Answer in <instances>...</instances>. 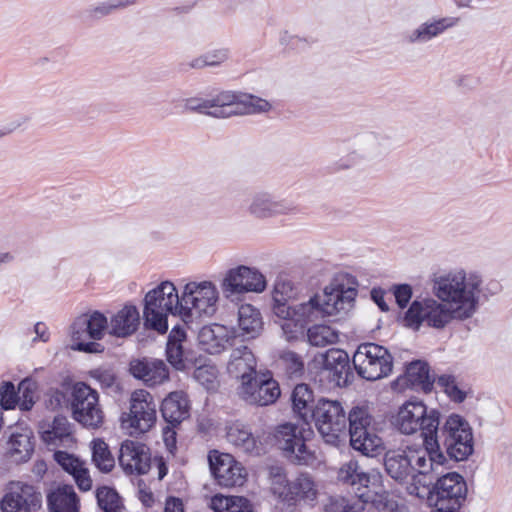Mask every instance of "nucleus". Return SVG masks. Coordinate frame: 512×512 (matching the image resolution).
<instances>
[{"instance_id": "nucleus-1", "label": "nucleus", "mask_w": 512, "mask_h": 512, "mask_svg": "<svg viewBox=\"0 0 512 512\" xmlns=\"http://www.w3.org/2000/svg\"><path fill=\"white\" fill-rule=\"evenodd\" d=\"M296 291L288 280H277L272 294V312L287 341L304 336L311 322L349 310L357 296L355 286L345 287L338 280L307 301L296 303Z\"/></svg>"}, {"instance_id": "nucleus-2", "label": "nucleus", "mask_w": 512, "mask_h": 512, "mask_svg": "<svg viewBox=\"0 0 512 512\" xmlns=\"http://www.w3.org/2000/svg\"><path fill=\"white\" fill-rule=\"evenodd\" d=\"M446 462L444 453H436L417 445L389 448L383 457L386 474L401 485L415 481L421 475L438 473V469L445 466Z\"/></svg>"}, {"instance_id": "nucleus-3", "label": "nucleus", "mask_w": 512, "mask_h": 512, "mask_svg": "<svg viewBox=\"0 0 512 512\" xmlns=\"http://www.w3.org/2000/svg\"><path fill=\"white\" fill-rule=\"evenodd\" d=\"M228 369L240 377L239 394L247 403L267 406L279 398V384L270 374H257L256 360L247 346L242 345L232 351Z\"/></svg>"}, {"instance_id": "nucleus-4", "label": "nucleus", "mask_w": 512, "mask_h": 512, "mask_svg": "<svg viewBox=\"0 0 512 512\" xmlns=\"http://www.w3.org/2000/svg\"><path fill=\"white\" fill-rule=\"evenodd\" d=\"M482 283L478 272L461 269L436 278L433 291L442 302L452 306L456 319L465 320L477 310Z\"/></svg>"}, {"instance_id": "nucleus-5", "label": "nucleus", "mask_w": 512, "mask_h": 512, "mask_svg": "<svg viewBox=\"0 0 512 512\" xmlns=\"http://www.w3.org/2000/svg\"><path fill=\"white\" fill-rule=\"evenodd\" d=\"M185 109L215 118H227L267 112L271 105L267 100L252 94L221 91L208 98H189L185 102Z\"/></svg>"}, {"instance_id": "nucleus-6", "label": "nucleus", "mask_w": 512, "mask_h": 512, "mask_svg": "<svg viewBox=\"0 0 512 512\" xmlns=\"http://www.w3.org/2000/svg\"><path fill=\"white\" fill-rule=\"evenodd\" d=\"M269 481L271 493L288 507L313 505L317 500L318 486L308 472H300L289 479L285 468L270 466Z\"/></svg>"}, {"instance_id": "nucleus-7", "label": "nucleus", "mask_w": 512, "mask_h": 512, "mask_svg": "<svg viewBox=\"0 0 512 512\" xmlns=\"http://www.w3.org/2000/svg\"><path fill=\"white\" fill-rule=\"evenodd\" d=\"M145 326L164 334L168 330V314L182 315V296L179 297L172 282L164 281L149 291L144 299Z\"/></svg>"}, {"instance_id": "nucleus-8", "label": "nucleus", "mask_w": 512, "mask_h": 512, "mask_svg": "<svg viewBox=\"0 0 512 512\" xmlns=\"http://www.w3.org/2000/svg\"><path fill=\"white\" fill-rule=\"evenodd\" d=\"M440 451L446 459L456 462L466 460L474 451L473 434L469 423L458 414H451L437 433ZM448 461L445 463V465Z\"/></svg>"}, {"instance_id": "nucleus-9", "label": "nucleus", "mask_w": 512, "mask_h": 512, "mask_svg": "<svg viewBox=\"0 0 512 512\" xmlns=\"http://www.w3.org/2000/svg\"><path fill=\"white\" fill-rule=\"evenodd\" d=\"M304 431L297 424L283 423L275 428L273 438L275 445L290 463L313 467L318 463V458L315 450L306 444Z\"/></svg>"}, {"instance_id": "nucleus-10", "label": "nucleus", "mask_w": 512, "mask_h": 512, "mask_svg": "<svg viewBox=\"0 0 512 512\" xmlns=\"http://www.w3.org/2000/svg\"><path fill=\"white\" fill-rule=\"evenodd\" d=\"M311 422H314L324 441L331 445H337L346 433L347 416L338 400L318 398L310 414L309 424Z\"/></svg>"}, {"instance_id": "nucleus-11", "label": "nucleus", "mask_w": 512, "mask_h": 512, "mask_svg": "<svg viewBox=\"0 0 512 512\" xmlns=\"http://www.w3.org/2000/svg\"><path fill=\"white\" fill-rule=\"evenodd\" d=\"M357 374L368 381L389 376L393 370V356L389 350L376 343H362L352 358Z\"/></svg>"}, {"instance_id": "nucleus-12", "label": "nucleus", "mask_w": 512, "mask_h": 512, "mask_svg": "<svg viewBox=\"0 0 512 512\" xmlns=\"http://www.w3.org/2000/svg\"><path fill=\"white\" fill-rule=\"evenodd\" d=\"M70 408L73 419L86 428L97 429L104 422L99 394L85 382L73 384Z\"/></svg>"}, {"instance_id": "nucleus-13", "label": "nucleus", "mask_w": 512, "mask_h": 512, "mask_svg": "<svg viewBox=\"0 0 512 512\" xmlns=\"http://www.w3.org/2000/svg\"><path fill=\"white\" fill-rule=\"evenodd\" d=\"M466 495L464 477L457 472H449L439 477L428 490L427 501L437 509L457 512Z\"/></svg>"}, {"instance_id": "nucleus-14", "label": "nucleus", "mask_w": 512, "mask_h": 512, "mask_svg": "<svg viewBox=\"0 0 512 512\" xmlns=\"http://www.w3.org/2000/svg\"><path fill=\"white\" fill-rule=\"evenodd\" d=\"M373 416L367 405L354 406L347 416L350 445L363 455H374L381 445V439L374 433Z\"/></svg>"}, {"instance_id": "nucleus-15", "label": "nucleus", "mask_w": 512, "mask_h": 512, "mask_svg": "<svg viewBox=\"0 0 512 512\" xmlns=\"http://www.w3.org/2000/svg\"><path fill=\"white\" fill-rule=\"evenodd\" d=\"M156 407L152 394L144 389L135 390L130 398V411L121 416V426L130 435L149 431L156 422Z\"/></svg>"}, {"instance_id": "nucleus-16", "label": "nucleus", "mask_w": 512, "mask_h": 512, "mask_svg": "<svg viewBox=\"0 0 512 512\" xmlns=\"http://www.w3.org/2000/svg\"><path fill=\"white\" fill-rule=\"evenodd\" d=\"M219 293L210 281L189 282L182 293V316L211 317L218 308Z\"/></svg>"}, {"instance_id": "nucleus-17", "label": "nucleus", "mask_w": 512, "mask_h": 512, "mask_svg": "<svg viewBox=\"0 0 512 512\" xmlns=\"http://www.w3.org/2000/svg\"><path fill=\"white\" fill-rule=\"evenodd\" d=\"M452 319H456L454 309L435 299L414 301L405 314L408 326L419 329L422 323L436 329L444 328Z\"/></svg>"}, {"instance_id": "nucleus-18", "label": "nucleus", "mask_w": 512, "mask_h": 512, "mask_svg": "<svg viewBox=\"0 0 512 512\" xmlns=\"http://www.w3.org/2000/svg\"><path fill=\"white\" fill-rule=\"evenodd\" d=\"M208 460L211 473L220 486L235 487L244 484L246 471L232 455L213 450L210 451Z\"/></svg>"}, {"instance_id": "nucleus-19", "label": "nucleus", "mask_w": 512, "mask_h": 512, "mask_svg": "<svg viewBox=\"0 0 512 512\" xmlns=\"http://www.w3.org/2000/svg\"><path fill=\"white\" fill-rule=\"evenodd\" d=\"M42 495L33 485L17 483L0 503L3 512H32L41 507Z\"/></svg>"}, {"instance_id": "nucleus-20", "label": "nucleus", "mask_w": 512, "mask_h": 512, "mask_svg": "<svg viewBox=\"0 0 512 512\" xmlns=\"http://www.w3.org/2000/svg\"><path fill=\"white\" fill-rule=\"evenodd\" d=\"M119 464L127 474L144 475L151 466L149 448L138 441L125 440L119 449Z\"/></svg>"}, {"instance_id": "nucleus-21", "label": "nucleus", "mask_w": 512, "mask_h": 512, "mask_svg": "<svg viewBox=\"0 0 512 512\" xmlns=\"http://www.w3.org/2000/svg\"><path fill=\"white\" fill-rule=\"evenodd\" d=\"M295 210V206L287 200H277L267 192H258L252 196L248 211L256 218H270L277 215L288 214Z\"/></svg>"}, {"instance_id": "nucleus-22", "label": "nucleus", "mask_w": 512, "mask_h": 512, "mask_svg": "<svg viewBox=\"0 0 512 512\" xmlns=\"http://www.w3.org/2000/svg\"><path fill=\"white\" fill-rule=\"evenodd\" d=\"M130 373L149 386L163 383L169 377L166 364L158 359H136L130 362Z\"/></svg>"}, {"instance_id": "nucleus-23", "label": "nucleus", "mask_w": 512, "mask_h": 512, "mask_svg": "<svg viewBox=\"0 0 512 512\" xmlns=\"http://www.w3.org/2000/svg\"><path fill=\"white\" fill-rule=\"evenodd\" d=\"M435 377L430 374L429 365L421 360H416L407 365L405 375L398 377L396 383L415 390L429 393L433 389Z\"/></svg>"}, {"instance_id": "nucleus-24", "label": "nucleus", "mask_w": 512, "mask_h": 512, "mask_svg": "<svg viewBox=\"0 0 512 512\" xmlns=\"http://www.w3.org/2000/svg\"><path fill=\"white\" fill-rule=\"evenodd\" d=\"M337 478L342 484L352 487L356 497L362 499L370 498L368 494L370 476L360 467L356 460L344 463L338 470Z\"/></svg>"}, {"instance_id": "nucleus-25", "label": "nucleus", "mask_w": 512, "mask_h": 512, "mask_svg": "<svg viewBox=\"0 0 512 512\" xmlns=\"http://www.w3.org/2000/svg\"><path fill=\"white\" fill-rule=\"evenodd\" d=\"M322 358L323 368L328 372L330 380L337 386L346 385L350 374V360L347 352L332 348L327 350Z\"/></svg>"}, {"instance_id": "nucleus-26", "label": "nucleus", "mask_w": 512, "mask_h": 512, "mask_svg": "<svg viewBox=\"0 0 512 512\" xmlns=\"http://www.w3.org/2000/svg\"><path fill=\"white\" fill-rule=\"evenodd\" d=\"M140 324V316L133 305H125L109 322V334L118 338H126L134 334Z\"/></svg>"}, {"instance_id": "nucleus-27", "label": "nucleus", "mask_w": 512, "mask_h": 512, "mask_svg": "<svg viewBox=\"0 0 512 512\" xmlns=\"http://www.w3.org/2000/svg\"><path fill=\"white\" fill-rule=\"evenodd\" d=\"M72 338L79 341L83 334H87L93 340H101L104 331H109L107 318L101 312L95 311L89 317H80L73 324Z\"/></svg>"}, {"instance_id": "nucleus-28", "label": "nucleus", "mask_w": 512, "mask_h": 512, "mask_svg": "<svg viewBox=\"0 0 512 512\" xmlns=\"http://www.w3.org/2000/svg\"><path fill=\"white\" fill-rule=\"evenodd\" d=\"M160 411L163 419L172 427H176L189 416V402L181 391L171 392L161 403Z\"/></svg>"}, {"instance_id": "nucleus-29", "label": "nucleus", "mask_w": 512, "mask_h": 512, "mask_svg": "<svg viewBox=\"0 0 512 512\" xmlns=\"http://www.w3.org/2000/svg\"><path fill=\"white\" fill-rule=\"evenodd\" d=\"M440 425V412L434 408H428L426 406V415L418 417L416 433L420 432L423 440V447L436 451V453H442L440 451L439 440L437 433Z\"/></svg>"}, {"instance_id": "nucleus-30", "label": "nucleus", "mask_w": 512, "mask_h": 512, "mask_svg": "<svg viewBox=\"0 0 512 512\" xmlns=\"http://www.w3.org/2000/svg\"><path fill=\"white\" fill-rule=\"evenodd\" d=\"M426 415V405L422 401H406L398 410L394 420L400 433L413 435L416 433L417 419Z\"/></svg>"}, {"instance_id": "nucleus-31", "label": "nucleus", "mask_w": 512, "mask_h": 512, "mask_svg": "<svg viewBox=\"0 0 512 512\" xmlns=\"http://www.w3.org/2000/svg\"><path fill=\"white\" fill-rule=\"evenodd\" d=\"M32 439V431L17 428L7 441L9 456L17 463L27 462L34 452Z\"/></svg>"}, {"instance_id": "nucleus-32", "label": "nucleus", "mask_w": 512, "mask_h": 512, "mask_svg": "<svg viewBox=\"0 0 512 512\" xmlns=\"http://www.w3.org/2000/svg\"><path fill=\"white\" fill-rule=\"evenodd\" d=\"M199 343L209 354H219L230 344V337L225 326L213 324L204 326L198 334Z\"/></svg>"}, {"instance_id": "nucleus-33", "label": "nucleus", "mask_w": 512, "mask_h": 512, "mask_svg": "<svg viewBox=\"0 0 512 512\" xmlns=\"http://www.w3.org/2000/svg\"><path fill=\"white\" fill-rule=\"evenodd\" d=\"M49 512H79V498L71 485H62L47 495Z\"/></svg>"}, {"instance_id": "nucleus-34", "label": "nucleus", "mask_w": 512, "mask_h": 512, "mask_svg": "<svg viewBox=\"0 0 512 512\" xmlns=\"http://www.w3.org/2000/svg\"><path fill=\"white\" fill-rule=\"evenodd\" d=\"M239 336L244 339H254L263 329L261 313L250 304H243L238 309Z\"/></svg>"}, {"instance_id": "nucleus-35", "label": "nucleus", "mask_w": 512, "mask_h": 512, "mask_svg": "<svg viewBox=\"0 0 512 512\" xmlns=\"http://www.w3.org/2000/svg\"><path fill=\"white\" fill-rule=\"evenodd\" d=\"M291 401L294 413L308 425L317 402L313 390L305 383L297 384L292 391Z\"/></svg>"}, {"instance_id": "nucleus-36", "label": "nucleus", "mask_w": 512, "mask_h": 512, "mask_svg": "<svg viewBox=\"0 0 512 512\" xmlns=\"http://www.w3.org/2000/svg\"><path fill=\"white\" fill-rule=\"evenodd\" d=\"M227 440L245 453H257L259 448L257 440L251 429L240 421H235L227 426Z\"/></svg>"}, {"instance_id": "nucleus-37", "label": "nucleus", "mask_w": 512, "mask_h": 512, "mask_svg": "<svg viewBox=\"0 0 512 512\" xmlns=\"http://www.w3.org/2000/svg\"><path fill=\"white\" fill-rule=\"evenodd\" d=\"M71 425L63 415L54 417L47 429L41 431V438L47 445L58 446L71 437Z\"/></svg>"}, {"instance_id": "nucleus-38", "label": "nucleus", "mask_w": 512, "mask_h": 512, "mask_svg": "<svg viewBox=\"0 0 512 512\" xmlns=\"http://www.w3.org/2000/svg\"><path fill=\"white\" fill-rule=\"evenodd\" d=\"M456 22L457 19L441 18L431 23H423L408 35V40L411 43L429 41L447 28L454 26Z\"/></svg>"}, {"instance_id": "nucleus-39", "label": "nucleus", "mask_w": 512, "mask_h": 512, "mask_svg": "<svg viewBox=\"0 0 512 512\" xmlns=\"http://www.w3.org/2000/svg\"><path fill=\"white\" fill-rule=\"evenodd\" d=\"M213 512H253L250 501L242 496L214 495L210 501Z\"/></svg>"}, {"instance_id": "nucleus-40", "label": "nucleus", "mask_w": 512, "mask_h": 512, "mask_svg": "<svg viewBox=\"0 0 512 512\" xmlns=\"http://www.w3.org/2000/svg\"><path fill=\"white\" fill-rule=\"evenodd\" d=\"M376 148V137L373 135H368L363 139L362 145L359 147L358 151H354L348 154L346 157L340 159L339 162L335 163L332 170L339 171L342 169H349L355 166L360 159L374 155Z\"/></svg>"}, {"instance_id": "nucleus-41", "label": "nucleus", "mask_w": 512, "mask_h": 512, "mask_svg": "<svg viewBox=\"0 0 512 512\" xmlns=\"http://www.w3.org/2000/svg\"><path fill=\"white\" fill-rule=\"evenodd\" d=\"M370 498L332 496L326 505V512H362Z\"/></svg>"}, {"instance_id": "nucleus-42", "label": "nucleus", "mask_w": 512, "mask_h": 512, "mask_svg": "<svg viewBox=\"0 0 512 512\" xmlns=\"http://www.w3.org/2000/svg\"><path fill=\"white\" fill-rule=\"evenodd\" d=\"M92 461L102 472H110L115 465V460L109 447L102 439H95L92 442Z\"/></svg>"}, {"instance_id": "nucleus-43", "label": "nucleus", "mask_w": 512, "mask_h": 512, "mask_svg": "<svg viewBox=\"0 0 512 512\" xmlns=\"http://www.w3.org/2000/svg\"><path fill=\"white\" fill-rule=\"evenodd\" d=\"M307 338L312 346L324 347L338 342V332L326 325H314L307 329Z\"/></svg>"}, {"instance_id": "nucleus-44", "label": "nucleus", "mask_w": 512, "mask_h": 512, "mask_svg": "<svg viewBox=\"0 0 512 512\" xmlns=\"http://www.w3.org/2000/svg\"><path fill=\"white\" fill-rule=\"evenodd\" d=\"M96 499L103 512H123L125 509L119 494L113 488L107 486L98 488Z\"/></svg>"}, {"instance_id": "nucleus-45", "label": "nucleus", "mask_w": 512, "mask_h": 512, "mask_svg": "<svg viewBox=\"0 0 512 512\" xmlns=\"http://www.w3.org/2000/svg\"><path fill=\"white\" fill-rule=\"evenodd\" d=\"M38 383L32 378L23 379L18 385L19 407L23 411H29L35 404V395Z\"/></svg>"}, {"instance_id": "nucleus-46", "label": "nucleus", "mask_w": 512, "mask_h": 512, "mask_svg": "<svg viewBox=\"0 0 512 512\" xmlns=\"http://www.w3.org/2000/svg\"><path fill=\"white\" fill-rule=\"evenodd\" d=\"M228 58L229 50L227 48L215 49L192 60L190 67L196 69H201L204 67H216L224 63Z\"/></svg>"}, {"instance_id": "nucleus-47", "label": "nucleus", "mask_w": 512, "mask_h": 512, "mask_svg": "<svg viewBox=\"0 0 512 512\" xmlns=\"http://www.w3.org/2000/svg\"><path fill=\"white\" fill-rule=\"evenodd\" d=\"M243 278L241 266L230 269L226 273L221 284L223 293L226 297L244 292Z\"/></svg>"}, {"instance_id": "nucleus-48", "label": "nucleus", "mask_w": 512, "mask_h": 512, "mask_svg": "<svg viewBox=\"0 0 512 512\" xmlns=\"http://www.w3.org/2000/svg\"><path fill=\"white\" fill-rule=\"evenodd\" d=\"M279 361L289 378L300 377L304 372V362L301 356L293 351H283Z\"/></svg>"}, {"instance_id": "nucleus-49", "label": "nucleus", "mask_w": 512, "mask_h": 512, "mask_svg": "<svg viewBox=\"0 0 512 512\" xmlns=\"http://www.w3.org/2000/svg\"><path fill=\"white\" fill-rule=\"evenodd\" d=\"M90 376L95 379L104 390H109L114 393L120 391V385L117 382V377L112 369L96 368L90 371Z\"/></svg>"}, {"instance_id": "nucleus-50", "label": "nucleus", "mask_w": 512, "mask_h": 512, "mask_svg": "<svg viewBox=\"0 0 512 512\" xmlns=\"http://www.w3.org/2000/svg\"><path fill=\"white\" fill-rule=\"evenodd\" d=\"M244 283V292L252 291L260 293L266 287L265 277L257 270L247 266H241Z\"/></svg>"}, {"instance_id": "nucleus-51", "label": "nucleus", "mask_w": 512, "mask_h": 512, "mask_svg": "<svg viewBox=\"0 0 512 512\" xmlns=\"http://www.w3.org/2000/svg\"><path fill=\"white\" fill-rule=\"evenodd\" d=\"M166 356L168 362L176 369H185V352L183 344L176 342H167L166 344Z\"/></svg>"}, {"instance_id": "nucleus-52", "label": "nucleus", "mask_w": 512, "mask_h": 512, "mask_svg": "<svg viewBox=\"0 0 512 512\" xmlns=\"http://www.w3.org/2000/svg\"><path fill=\"white\" fill-rule=\"evenodd\" d=\"M19 396L12 382H4L0 387V407L9 410L18 404Z\"/></svg>"}, {"instance_id": "nucleus-53", "label": "nucleus", "mask_w": 512, "mask_h": 512, "mask_svg": "<svg viewBox=\"0 0 512 512\" xmlns=\"http://www.w3.org/2000/svg\"><path fill=\"white\" fill-rule=\"evenodd\" d=\"M54 459L66 472L72 476L77 472L78 469L83 467V463L77 457L69 454L66 451H56L54 453Z\"/></svg>"}, {"instance_id": "nucleus-54", "label": "nucleus", "mask_w": 512, "mask_h": 512, "mask_svg": "<svg viewBox=\"0 0 512 512\" xmlns=\"http://www.w3.org/2000/svg\"><path fill=\"white\" fill-rule=\"evenodd\" d=\"M396 303L400 308H405L412 297V288L409 284H399L393 287Z\"/></svg>"}, {"instance_id": "nucleus-55", "label": "nucleus", "mask_w": 512, "mask_h": 512, "mask_svg": "<svg viewBox=\"0 0 512 512\" xmlns=\"http://www.w3.org/2000/svg\"><path fill=\"white\" fill-rule=\"evenodd\" d=\"M114 10H116V5L112 0H108L90 8L88 13L91 17L99 19L111 14Z\"/></svg>"}, {"instance_id": "nucleus-56", "label": "nucleus", "mask_w": 512, "mask_h": 512, "mask_svg": "<svg viewBox=\"0 0 512 512\" xmlns=\"http://www.w3.org/2000/svg\"><path fill=\"white\" fill-rule=\"evenodd\" d=\"M73 478L81 491H89L92 488V479L84 466L77 470Z\"/></svg>"}, {"instance_id": "nucleus-57", "label": "nucleus", "mask_w": 512, "mask_h": 512, "mask_svg": "<svg viewBox=\"0 0 512 512\" xmlns=\"http://www.w3.org/2000/svg\"><path fill=\"white\" fill-rule=\"evenodd\" d=\"M385 292L382 289H372L371 298L378 305L381 311L387 312L389 310V306L384 300Z\"/></svg>"}, {"instance_id": "nucleus-58", "label": "nucleus", "mask_w": 512, "mask_h": 512, "mask_svg": "<svg viewBox=\"0 0 512 512\" xmlns=\"http://www.w3.org/2000/svg\"><path fill=\"white\" fill-rule=\"evenodd\" d=\"M445 393L450 397L451 400L457 403H461L466 398V393L462 391L456 383L453 384L451 387L449 386V389L445 391Z\"/></svg>"}, {"instance_id": "nucleus-59", "label": "nucleus", "mask_w": 512, "mask_h": 512, "mask_svg": "<svg viewBox=\"0 0 512 512\" xmlns=\"http://www.w3.org/2000/svg\"><path fill=\"white\" fill-rule=\"evenodd\" d=\"M165 512H184L183 503L179 498L170 497L165 504Z\"/></svg>"}, {"instance_id": "nucleus-60", "label": "nucleus", "mask_w": 512, "mask_h": 512, "mask_svg": "<svg viewBox=\"0 0 512 512\" xmlns=\"http://www.w3.org/2000/svg\"><path fill=\"white\" fill-rule=\"evenodd\" d=\"M186 340V333L184 331L183 328L179 327V326H175L170 334H169V337H168V341L167 342H176V343H183V341Z\"/></svg>"}, {"instance_id": "nucleus-61", "label": "nucleus", "mask_w": 512, "mask_h": 512, "mask_svg": "<svg viewBox=\"0 0 512 512\" xmlns=\"http://www.w3.org/2000/svg\"><path fill=\"white\" fill-rule=\"evenodd\" d=\"M100 347V344L95 342H77L75 349L78 351L93 353L98 352V348Z\"/></svg>"}, {"instance_id": "nucleus-62", "label": "nucleus", "mask_w": 512, "mask_h": 512, "mask_svg": "<svg viewBox=\"0 0 512 512\" xmlns=\"http://www.w3.org/2000/svg\"><path fill=\"white\" fill-rule=\"evenodd\" d=\"M165 445L167 449L173 453V451L176 449V433L173 430L165 431Z\"/></svg>"}, {"instance_id": "nucleus-63", "label": "nucleus", "mask_w": 512, "mask_h": 512, "mask_svg": "<svg viewBox=\"0 0 512 512\" xmlns=\"http://www.w3.org/2000/svg\"><path fill=\"white\" fill-rule=\"evenodd\" d=\"M437 383L440 387L444 389V391H446L447 389H449V386L451 387L456 382L454 376L444 374L438 377Z\"/></svg>"}, {"instance_id": "nucleus-64", "label": "nucleus", "mask_w": 512, "mask_h": 512, "mask_svg": "<svg viewBox=\"0 0 512 512\" xmlns=\"http://www.w3.org/2000/svg\"><path fill=\"white\" fill-rule=\"evenodd\" d=\"M34 331H35L38 339H40L44 342L48 340L49 336L47 333V327L44 323H42V322L36 323L34 326Z\"/></svg>"}]
</instances>
